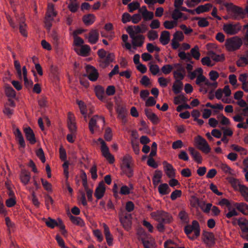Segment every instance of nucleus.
Masks as SVG:
<instances>
[{
  "mask_svg": "<svg viewBox=\"0 0 248 248\" xmlns=\"http://www.w3.org/2000/svg\"><path fill=\"white\" fill-rule=\"evenodd\" d=\"M97 54L99 56V66L103 69L107 67L115 60V57L113 53L108 52L103 49H99Z\"/></svg>",
  "mask_w": 248,
  "mask_h": 248,
  "instance_id": "nucleus-1",
  "label": "nucleus"
},
{
  "mask_svg": "<svg viewBox=\"0 0 248 248\" xmlns=\"http://www.w3.org/2000/svg\"><path fill=\"white\" fill-rule=\"evenodd\" d=\"M200 227L197 220H193L191 225L185 227L184 232L187 237L192 240H195L200 235Z\"/></svg>",
  "mask_w": 248,
  "mask_h": 248,
  "instance_id": "nucleus-2",
  "label": "nucleus"
},
{
  "mask_svg": "<svg viewBox=\"0 0 248 248\" xmlns=\"http://www.w3.org/2000/svg\"><path fill=\"white\" fill-rule=\"evenodd\" d=\"M151 217L158 222L170 223L173 220L172 216L163 210H157L151 214Z\"/></svg>",
  "mask_w": 248,
  "mask_h": 248,
  "instance_id": "nucleus-3",
  "label": "nucleus"
},
{
  "mask_svg": "<svg viewBox=\"0 0 248 248\" xmlns=\"http://www.w3.org/2000/svg\"><path fill=\"white\" fill-rule=\"evenodd\" d=\"M242 45V41L239 37L234 36L226 40L225 46L229 51H234L238 49Z\"/></svg>",
  "mask_w": 248,
  "mask_h": 248,
  "instance_id": "nucleus-4",
  "label": "nucleus"
},
{
  "mask_svg": "<svg viewBox=\"0 0 248 248\" xmlns=\"http://www.w3.org/2000/svg\"><path fill=\"white\" fill-rule=\"evenodd\" d=\"M227 10L232 16L233 19H234L243 18L246 15V13L243 9L232 3L228 5Z\"/></svg>",
  "mask_w": 248,
  "mask_h": 248,
  "instance_id": "nucleus-5",
  "label": "nucleus"
},
{
  "mask_svg": "<svg viewBox=\"0 0 248 248\" xmlns=\"http://www.w3.org/2000/svg\"><path fill=\"white\" fill-rule=\"evenodd\" d=\"M120 221L123 227L129 230L132 224V216L130 214L127 213L124 211H121L119 214Z\"/></svg>",
  "mask_w": 248,
  "mask_h": 248,
  "instance_id": "nucleus-6",
  "label": "nucleus"
},
{
  "mask_svg": "<svg viewBox=\"0 0 248 248\" xmlns=\"http://www.w3.org/2000/svg\"><path fill=\"white\" fill-rule=\"evenodd\" d=\"M237 223L241 231L240 236L248 241V220L246 218L241 217L237 220Z\"/></svg>",
  "mask_w": 248,
  "mask_h": 248,
  "instance_id": "nucleus-7",
  "label": "nucleus"
},
{
  "mask_svg": "<svg viewBox=\"0 0 248 248\" xmlns=\"http://www.w3.org/2000/svg\"><path fill=\"white\" fill-rule=\"evenodd\" d=\"M195 141L198 148L202 152L208 154L211 151V148L206 140L201 136L195 138Z\"/></svg>",
  "mask_w": 248,
  "mask_h": 248,
  "instance_id": "nucleus-8",
  "label": "nucleus"
},
{
  "mask_svg": "<svg viewBox=\"0 0 248 248\" xmlns=\"http://www.w3.org/2000/svg\"><path fill=\"white\" fill-rule=\"evenodd\" d=\"M147 30V28L144 24L137 26H129L126 29L129 36H136L140 33H144Z\"/></svg>",
  "mask_w": 248,
  "mask_h": 248,
  "instance_id": "nucleus-9",
  "label": "nucleus"
},
{
  "mask_svg": "<svg viewBox=\"0 0 248 248\" xmlns=\"http://www.w3.org/2000/svg\"><path fill=\"white\" fill-rule=\"evenodd\" d=\"M100 121L101 124L104 125L105 118L103 116H99L98 115L94 116L90 120L89 123V128L92 134L94 132V128L98 127L99 126L97 124V122Z\"/></svg>",
  "mask_w": 248,
  "mask_h": 248,
  "instance_id": "nucleus-10",
  "label": "nucleus"
},
{
  "mask_svg": "<svg viewBox=\"0 0 248 248\" xmlns=\"http://www.w3.org/2000/svg\"><path fill=\"white\" fill-rule=\"evenodd\" d=\"M131 39V46L134 49H136L138 47H141L145 40V37L142 34H139L136 36H130Z\"/></svg>",
  "mask_w": 248,
  "mask_h": 248,
  "instance_id": "nucleus-11",
  "label": "nucleus"
},
{
  "mask_svg": "<svg viewBox=\"0 0 248 248\" xmlns=\"http://www.w3.org/2000/svg\"><path fill=\"white\" fill-rule=\"evenodd\" d=\"M223 29L227 34L233 35L241 30V27L238 24H227L223 25Z\"/></svg>",
  "mask_w": 248,
  "mask_h": 248,
  "instance_id": "nucleus-12",
  "label": "nucleus"
},
{
  "mask_svg": "<svg viewBox=\"0 0 248 248\" xmlns=\"http://www.w3.org/2000/svg\"><path fill=\"white\" fill-rule=\"evenodd\" d=\"M174 67L178 68V69L176 71H174L173 73L175 80L181 81V80L184 79L185 77L184 68L179 63L175 64L174 65Z\"/></svg>",
  "mask_w": 248,
  "mask_h": 248,
  "instance_id": "nucleus-13",
  "label": "nucleus"
},
{
  "mask_svg": "<svg viewBox=\"0 0 248 248\" xmlns=\"http://www.w3.org/2000/svg\"><path fill=\"white\" fill-rule=\"evenodd\" d=\"M88 39V42L92 44H95L98 40L99 32L97 30L93 29L90 31L88 34L85 35Z\"/></svg>",
  "mask_w": 248,
  "mask_h": 248,
  "instance_id": "nucleus-14",
  "label": "nucleus"
},
{
  "mask_svg": "<svg viewBox=\"0 0 248 248\" xmlns=\"http://www.w3.org/2000/svg\"><path fill=\"white\" fill-rule=\"evenodd\" d=\"M86 71L88 78L91 81H96L98 78V73L97 70L92 66L87 65Z\"/></svg>",
  "mask_w": 248,
  "mask_h": 248,
  "instance_id": "nucleus-15",
  "label": "nucleus"
},
{
  "mask_svg": "<svg viewBox=\"0 0 248 248\" xmlns=\"http://www.w3.org/2000/svg\"><path fill=\"white\" fill-rule=\"evenodd\" d=\"M68 127L71 133H76L77 131V126L75 120V117L73 114L71 112L68 113L67 120Z\"/></svg>",
  "mask_w": 248,
  "mask_h": 248,
  "instance_id": "nucleus-16",
  "label": "nucleus"
},
{
  "mask_svg": "<svg viewBox=\"0 0 248 248\" xmlns=\"http://www.w3.org/2000/svg\"><path fill=\"white\" fill-rule=\"evenodd\" d=\"M106 191V187L104 183L102 181L100 182L96 187L94 196L97 200L101 199L104 195Z\"/></svg>",
  "mask_w": 248,
  "mask_h": 248,
  "instance_id": "nucleus-17",
  "label": "nucleus"
},
{
  "mask_svg": "<svg viewBox=\"0 0 248 248\" xmlns=\"http://www.w3.org/2000/svg\"><path fill=\"white\" fill-rule=\"evenodd\" d=\"M202 241L207 245L214 243L215 237L213 233L204 231L202 233Z\"/></svg>",
  "mask_w": 248,
  "mask_h": 248,
  "instance_id": "nucleus-18",
  "label": "nucleus"
},
{
  "mask_svg": "<svg viewBox=\"0 0 248 248\" xmlns=\"http://www.w3.org/2000/svg\"><path fill=\"white\" fill-rule=\"evenodd\" d=\"M101 151L103 156L105 157L110 163L112 164L114 162V157L110 153L109 149L106 144L104 146H101Z\"/></svg>",
  "mask_w": 248,
  "mask_h": 248,
  "instance_id": "nucleus-19",
  "label": "nucleus"
},
{
  "mask_svg": "<svg viewBox=\"0 0 248 248\" xmlns=\"http://www.w3.org/2000/svg\"><path fill=\"white\" fill-rule=\"evenodd\" d=\"M163 165L164 170L168 177L169 178L174 177L175 175V170L172 165L168 163L166 161L163 162Z\"/></svg>",
  "mask_w": 248,
  "mask_h": 248,
  "instance_id": "nucleus-20",
  "label": "nucleus"
},
{
  "mask_svg": "<svg viewBox=\"0 0 248 248\" xmlns=\"http://www.w3.org/2000/svg\"><path fill=\"white\" fill-rule=\"evenodd\" d=\"M24 132L27 140L31 144H33L36 142L35 135L32 130L30 127H26L24 129Z\"/></svg>",
  "mask_w": 248,
  "mask_h": 248,
  "instance_id": "nucleus-21",
  "label": "nucleus"
},
{
  "mask_svg": "<svg viewBox=\"0 0 248 248\" xmlns=\"http://www.w3.org/2000/svg\"><path fill=\"white\" fill-rule=\"evenodd\" d=\"M57 15V12L54 10V6L52 3H49L45 17L48 20H53Z\"/></svg>",
  "mask_w": 248,
  "mask_h": 248,
  "instance_id": "nucleus-22",
  "label": "nucleus"
},
{
  "mask_svg": "<svg viewBox=\"0 0 248 248\" xmlns=\"http://www.w3.org/2000/svg\"><path fill=\"white\" fill-rule=\"evenodd\" d=\"M19 177L22 183L24 185H26L30 182L31 179V173L29 171L25 169H22L21 170Z\"/></svg>",
  "mask_w": 248,
  "mask_h": 248,
  "instance_id": "nucleus-23",
  "label": "nucleus"
},
{
  "mask_svg": "<svg viewBox=\"0 0 248 248\" xmlns=\"http://www.w3.org/2000/svg\"><path fill=\"white\" fill-rule=\"evenodd\" d=\"M188 151L194 161L198 164H201L202 162V157L200 153L191 147H188Z\"/></svg>",
  "mask_w": 248,
  "mask_h": 248,
  "instance_id": "nucleus-24",
  "label": "nucleus"
},
{
  "mask_svg": "<svg viewBox=\"0 0 248 248\" xmlns=\"http://www.w3.org/2000/svg\"><path fill=\"white\" fill-rule=\"evenodd\" d=\"M103 226L104 228V232L105 235L107 242L108 246H112L113 243V238L110 232L108 227L105 223H103Z\"/></svg>",
  "mask_w": 248,
  "mask_h": 248,
  "instance_id": "nucleus-25",
  "label": "nucleus"
},
{
  "mask_svg": "<svg viewBox=\"0 0 248 248\" xmlns=\"http://www.w3.org/2000/svg\"><path fill=\"white\" fill-rule=\"evenodd\" d=\"M145 113L147 118L154 124H158L160 120L157 116L150 109H145Z\"/></svg>",
  "mask_w": 248,
  "mask_h": 248,
  "instance_id": "nucleus-26",
  "label": "nucleus"
},
{
  "mask_svg": "<svg viewBox=\"0 0 248 248\" xmlns=\"http://www.w3.org/2000/svg\"><path fill=\"white\" fill-rule=\"evenodd\" d=\"M94 92L97 97L100 100L104 101L106 100V95L104 89L101 86H97L94 88Z\"/></svg>",
  "mask_w": 248,
  "mask_h": 248,
  "instance_id": "nucleus-27",
  "label": "nucleus"
},
{
  "mask_svg": "<svg viewBox=\"0 0 248 248\" xmlns=\"http://www.w3.org/2000/svg\"><path fill=\"white\" fill-rule=\"evenodd\" d=\"M171 17L174 20L177 21L180 18H183L184 20L187 19V17L183 13L180 12L179 8H175L171 14Z\"/></svg>",
  "mask_w": 248,
  "mask_h": 248,
  "instance_id": "nucleus-28",
  "label": "nucleus"
},
{
  "mask_svg": "<svg viewBox=\"0 0 248 248\" xmlns=\"http://www.w3.org/2000/svg\"><path fill=\"white\" fill-rule=\"evenodd\" d=\"M159 41L163 45L168 44L170 41V33L168 31H164L161 32Z\"/></svg>",
  "mask_w": 248,
  "mask_h": 248,
  "instance_id": "nucleus-29",
  "label": "nucleus"
},
{
  "mask_svg": "<svg viewBox=\"0 0 248 248\" xmlns=\"http://www.w3.org/2000/svg\"><path fill=\"white\" fill-rule=\"evenodd\" d=\"M213 7L211 3H206L204 5H201L198 6L195 9V12L197 14L208 12Z\"/></svg>",
  "mask_w": 248,
  "mask_h": 248,
  "instance_id": "nucleus-30",
  "label": "nucleus"
},
{
  "mask_svg": "<svg viewBox=\"0 0 248 248\" xmlns=\"http://www.w3.org/2000/svg\"><path fill=\"white\" fill-rule=\"evenodd\" d=\"M132 157L128 154L125 155L122 159V163L121 164V168H124L125 167L132 166Z\"/></svg>",
  "mask_w": 248,
  "mask_h": 248,
  "instance_id": "nucleus-31",
  "label": "nucleus"
},
{
  "mask_svg": "<svg viewBox=\"0 0 248 248\" xmlns=\"http://www.w3.org/2000/svg\"><path fill=\"white\" fill-rule=\"evenodd\" d=\"M208 55L211 58V59L216 62H223L225 60V56L224 54H221L220 55H218L212 51H209L208 52Z\"/></svg>",
  "mask_w": 248,
  "mask_h": 248,
  "instance_id": "nucleus-32",
  "label": "nucleus"
},
{
  "mask_svg": "<svg viewBox=\"0 0 248 248\" xmlns=\"http://www.w3.org/2000/svg\"><path fill=\"white\" fill-rule=\"evenodd\" d=\"M183 88V83L182 81L175 80L172 85V91L175 94H178L181 92Z\"/></svg>",
  "mask_w": 248,
  "mask_h": 248,
  "instance_id": "nucleus-33",
  "label": "nucleus"
},
{
  "mask_svg": "<svg viewBox=\"0 0 248 248\" xmlns=\"http://www.w3.org/2000/svg\"><path fill=\"white\" fill-rule=\"evenodd\" d=\"M15 135L18 139V143L21 147L24 148L25 147V142L22 135L21 132L19 128H17L14 132Z\"/></svg>",
  "mask_w": 248,
  "mask_h": 248,
  "instance_id": "nucleus-34",
  "label": "nucleus"
},
{
  "mask_svg": "<svg viewBox=\"0 0 248 248\" xmlns=\"http://www.w3.org/2000/svg\"><path fill=\"white\" fill-rule=\"evenodd\" d=\"M234 206L242 213L245 215H248V212H247V204L244 202L238 203L234 204Z\"/></svg>",
  "mask_w": 248,
  "mask_h": 248,
  "instance_id": "nucleus-35",
  "label": "nucleus"
},
{
  "mask_svg": "<svg viewBox=\"0 0 248 248\" xmlns=\"http://www.w3.org/2000/svg\"><path fill=\"white\" fill-rule=\"evenodd\" d=\"M178 217L182 223H188L189 222L188 214L184 209L181 210L179 212L178 214Z\"/></svg>",
  "mask_w": 248,
  "mask_h": 248,
  "instance_id": "nucleus-36",
  "label": "nucleus"
},
{
  "mask_svg": "<svg viewBox=\"0 0 248 248\" xmlns=\"http://www.w3.org/2000/svg\"><path fill=\"white\" fill-rule=\"evenodd\" d=\"M162 175V172L160 170H156L155 171L153 178V183L155 186H156L160 182Z\"/></svg>",
  "mask_w": 248,
  "mask_h": 248,
  "instance_id": "nucleus-37",
  "label": "nucleus"
},
{
  "mask_svg": "<svg viewBox=\"0 0 248 248\" xmlns=\"http://www.w3.org/2000/svg\"><path fill=\"white\" fill-rule=\"evenodd\" d=\"M22 74L23 76L25 86L27 87H31L33 83L31 80H29L28 79L27 70L25 66H24L22 67Z\"/></svg>",
  "mask_w": 248,
  "mask_h": 248,
  "instance_id": "nucleus-38",
  "label": "nucleus"
},
{
  "mask_svg": "<svg viewBox=\"0 0 248 248\" xmlns=\"http://www.w3.org/2000/svg\"><path fill=\"white\" fill-rule=\"evenodd\" d=\"M158 189L159 193L162 195L168 194L170 192L169 186L166 183L160 185Z\"/></svg>",
  "mask_w": 248,
  "mask_h": 248,
  "instance_id": "nucleus-39",
  "label": "nucleus"
},
{
  "mask_svg": "<svg viewBox=\"0 0 248 248\" xmlns=\"http://www.w3.org/2000/svg\"><path fill=\"white\" fill-rule=\"evenodd\" d=\"M95 21V16L93 14L85 15L83 17V21L87 26L92 24Z\"/></svg>",
  "mask_w": 248,
  "mask_h": 248,
  "instance_id": "nucleus-40",
  "label": "nucleus"
},
{
  "mask_svg": "<svg viewBox=\"0 0 248 248\" xmlns=\"http://www.w3.org/2000/svg\"><path fill=\"white\" fill-rule=\"evenodd\" d=\"M5 93L6 95L9 97L14 98L16 95L15 91L12 87L7 84L5 85Z\"/></svg>",
  "mask_w": 248,
  "mask_h": 248,
  "instance_id": "nucleus-41",
  "label": "nucleus"
},
{
  "mask_svg": "<svg viewBox=\"0 0 248 248\" xmlns=\"http://www.w3.org/2000/svg\"><path fill=\"white\" fill-rule=\"evenodd\" d=\"M70 220L72 222L77 225L82 227L84 225L83 220L79 217H75L72 215L70 216Z\"/></svg>",
  "mask_w": 248,
  "mask_h": 248,
  "instance_id": "nucleus-42",
  "label": "nucleus"
},
{
  "mask_svg": "<svg viewBox=\"0 0 248 248\" xmlns=\"http://www.w3.org/2000/svg\"><path fill=\"white\" fill-rule=\"evenodd\" d=\"M70 3L68 5V8L72 13L77 11L78 8V4L76 0H70Z\"/></svg>",
  "mask_w": 248,
  "mask_h": 248,
  "instance_id": "nucleus-43",
  "label": "nucleus"
},
{
  "mask_svg": "<svg viewBox=\"0 0 248 248\" xmlns=\"http://www.w3.org/2000/svg\"><path fill=\"white\" fill-rule=\"evenodd\" d=\"M239 191L241 193V196L244 198V200L248 202V187L243 185L240 187Z\"/></svg>",
  "mask_w": 248,
  "mask_h": 248,
  "instance_id": "nucleus-44",
  "label": "nucleus"
},
{
  "mask_svg": "<svg viewBox=\"0 0 248 248\" xmlns=\"http://www.w3.org/2000/svg\"><path fill=\"white\" fill-rule=\"evenodd\" d=\"M163 25L166 29H172L177 25V21L166 20L163 23Z\"/></svg>",
  "mask_w": 248,
  "mask_h": 248,
  "instance_id": "nucleus-45",
  "label": "nucleus"
},
{
  "mask_svg": "<svg viewBox=\"0 0 248 248\" xmlns=\"http://www.w3.org/2000/svg\"><path fill=\"white\" fill-rule=\"evenodd\" d=\"M203 73V70L201 68H198L195 70L193 72H190L188 73V77L190 78V79H193L196 77H197L198 75H199L201 74V73Z\"/></svg>",
  "mask_w": 248,
  "mask_h": 248,
  "instance_id": "nucleus-46",
  "label": "nucleus"
},
{
  "mask_svg": "<svg viewBox=\"0 0 248 248\" xmlns=\"http://www.w3.org/2000/svg\"><path fill=\"white\" fill-rule=\"evenodd\" d=\"M14 66H15V68L16 71V73H17V74L19 79L21 80L22 78V69L21 70L20 64L17 60H15L14 61Z\"/></svg>",
  "mask_w": 248,
  "mask_h": 248,
  "instance_id": "nucleus-47",
  "label": "nucleus"
},
{
  "mask_svg": "<svg viewBox=\"0 0 248 248\" xmlns=\"http://www.w3.org/2000/svg\"><path fill=\"white\" fill-rule=\"evenodd\" d=\"M190 53L192 57L196 60H199L200 57V53L199 52V48L197 46H195L190 50Z\"/></svg>",
  "mask_w": 248,
  "mask_h": 248,
  "instance_id": "nucleus-48",
  "label": "nucleus"
},
{
  "mask_svg": "<svg viewBox=\"0 0 248 248\" xmlns=\"http://www.w3.org/2000/svg\"><path fill=\"white\" fill-rule=\"evenodd\" d=\"M231 147L233 150L239 152L241 155H246L247 154V151L246 149L237 145L232 144L231 145Z\"/></svg>",
  "mask_w": 248,
  "mask_h": 248,
  "instance_id": "nucleus-49",
  "label": "nucleus"
},
{
  "mask_svg": "<svg viewBox=\"0 0 248 248\" xmlns=\"http://www.w3.org/2000/svg\"><path fill=\"white\" fill-rule=\"evenodd\" d=\"M141 14L145 21L150 20L154 18V13L152 12L146 11L145 12H142Z\"/></svg>",
  "mask_w": 248,
  "mask_h": 248,
  "instance_id": "nucleus-50",
  "label": "nucleus"
},
{
  "mask_svg": "<svg viewBox=\"0 0 248 248\" xmlns=\"http://www.w3.org/2000/svg\"><path fill=\"white\" fill-rule=\"evenodd\" d=\"M187 101V98L183 94H180L174 97V103L178 105L181 103H185Z\"/></svg>",
  "mask_w": 248,
  "mask_h": 248,
  "instance_id": "nucleus-51",
  "label": "nucleus"
},
{
  "mask_svg": "<svg viewBox=\"0 0 248 248\" xmlns=\"http://www.w3.org/2000/svg\"><path fill=\"white\" fill-rule=\"evenodd\" d=\"M198 25L200 27H206L209 26V23L207 19L204 17H198Z\"/></svg>",
  "mask_w": 248,
  "mask_h": 248,
  "instance_id": "nucleus-52",
  "label": "nucleus"
},
{
  "mask_svg": "<svg viewBox=\"0 0 248 248\" xmlns=\"http://www.w3.org/2000/svg\"><path fill=\"white\" fill-rule=\"evenodd\" d=\"M230 183L234 189L238 191L240 189V187L244 185L240 184L239 181L236 179H232L231 180Z\"/></svg>",
  "mask_w": 248,
  "mask_h": 248,
  "instance_id": "nucleus-53",
  "label": "nucleus"
},
{
  "mask_svg": "<svg viewBox=\"0 0 248 248\" xmlns=\"http://www.w3.org/2000/svg\"><path fill=\"white\" fill-rule=\"evenodd\" d=\"M133 189V186L132 184L129 185V187L124 186L121 187L120 189V193L122 195H127L130 192V190Z\"/></svg>",
  "mask_w": 248,
  "mask_h": 248,
  "instance_id": "nucleus-54",
  "label": "nucleus"
},
{
  "mask_svg": "<svg viewBox=\"0 0 248 248\" xmlns=\"http://www.w3.org/2000/svg\"><path fill=\"white\" fill-rule=\"evenodd\" d=\"M157 32L154 30H150L147 33V37L150 41L155 40L158 38Z\"/></svg>",
  "mask_w": 248,
  "mask_h": 248,
  "instance_id": "nucleus-55",
  "label": "nucleus"
},
{
  "mask_svg": "<svg viewBox=\"0 0 248 248\" xmlns=\"http://www.w3.org/2000/svg\"><path fill=\"white\" fill-rule=\"evenodd\" d=\"M118 118L122 120V123L125 124L126 122V113L123 109H121L118 110Z\"/></svg>",
  "mask_w": 248,
  "mask_h": 248,
  "instance_id": "nucleus-56",
  "label": "nucleus"
},
{
  "mask_svg": "<svg viewBox=\"0 0 248 248\" xmlns=\"http://www.w3.org/2000/svg\"><path fill=\"white\" fill-rule=\"evenodd\" d=\"M122 39L124 43V45H122L123 46H124L126 49L128 50H130L132 48L131 44L127 42L128 37L127 34H123L122 36Z\"/></svg>",
  "mask_w": 248,
  "mask_h": 248,
  "instance_id": "nucleus-57",
  "label": "nucleus"
},
{
  "mask_svg": "<svg viewBox=\"0 0 248 248\" xmlns=\"http://www.w3.org/2000/svg\"><path fill=\"white\" fill-rule=\"evenodd\" d=\"M228 210L229 211L225 214V216L227 218H231L232 217L238 216V212L235 209H232L231 206L228 208Z\"/></svg>",
  "mask_w": 248,
  "mask_h": 248,
  "instance_id": "nucleus-58",
  "label": "nucleus"
},
{
  "mask_svg": "<svg viewBox=\"0 0 248 248\" xmlns=\"http://www.w3.org/2000/svg\"><path fill=\"white\" fill-rule=\"evenodd\" d=\"M173 69V66L170 64H166L162 67L161 70L162 72L165 75L169 74Z\"/></svg>",
  "mask_w": 248,
  "mask_h": 248,
  "instance_id": "nucleus-59",
  "label": "nucleus"
},
{
  "mask_svg": "<svg viewBox=\"0 0 248 248\" xmlns=\"http://www.w3.org/2000/svg\"><path fill=\"white\" fill-rule=\"evenodd\" d=\"M140 6V3L137 1L129 3L128 5L129 12L132 13L134 11L139 9Z\"/></svg>",
  "mask_w": 248,
  "mask_h": 248,
  "instance_id": "nucleus-60",
  "label": "nucleus"
},
{
  "mask_svg": "<svg viewBox=\"0 0 248 248\" xmlns=\"http://www.w3.org/2000/svg\"><path fill=\"white\" fill-rule=\"evenodd\" d=\"M149 70L152 75L155 76L159 72V68L157 64H150L149 66Z\"/></svg>",
  "mask_w": 248,
  "mask_h": 248,
  "instance_id": "nucleus-61",
  "label": "nucleus"
},
{
  "mask_svg": "<svg viewBox=\"0 0 248 248\" xmlns=\"http://www.w3.org/2000/svg\"><path fill=\"white\" fill-rule=\"evenodd\" d=\"M221 170L225 173L232 174L233 173V170L227 165L225 164H222L220 166Z\"/></svg>",
  "mask_w": 248,
  "mask_h": 248,
  "instance_id": "nucleus-62",
  "label": "nucleus"
},
{
  "mask_svg": "<svg viewBox=\"0 0 248 248\" xmlns=\"http://www.w3.org/2000/svg\"><path fill=\"white\" fill-rule=\"evenodd\" d=\"M170 79L166 78L163 77H160L158 78V82L159 85L162 87H166L167 86L168 83L170 82Z\"/></svg>",
  "mask_w": 248,
  "mask_h": 248,
  "instance_id": "nucleus-63",
  "label": "nucleus"
},
{
  "mask_svg": "<svg viewBox=\"0 0 248 248\" xmlns=\"http://www.w3.org/2000/svg\"><path fill=\"white\" fill-rule=\"evenodd\" d=\"M190 205L193 207H197L198 206H200L199 199L195 196H192L190 200Z\"/></svg>",
  "mask_w": 248,
  "mask_h": 248,
  "instance_id": "nucleus-64",
  "label": "nucleus"
}]
</instances>
